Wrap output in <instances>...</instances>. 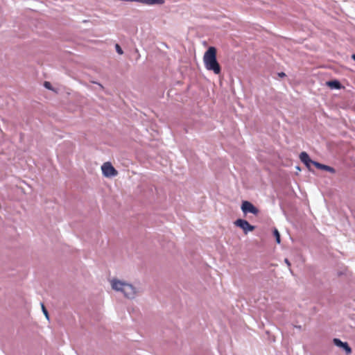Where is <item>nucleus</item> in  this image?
<instances>
[{
    "mask_svg": "<svg viewBox=\"0 0 355 355\" xmlns=\"http://www.w3.org/2000/svg\"><path fill=\"white\" fill-rule=\"evenodd\" d=\"M285 263L288 265V266H291V263H290L289 261L287 259H285Z\"/></svg>",
    "mask_w": 355,
    "mask_h": 355,
    "instance_id": "f3484780",
    "label": "nucleus"
},
{
    "mask_svg": "<svg viewBox=\"0 0 355 355\" xmlns=\"http://www.w3.org/2000/svg\"><path fill=\"white\" fill-rule=\"evenodd\" d=\"M279 76L284 77V76H286V74L284 72H281V73H279Z\"/></svg>",
    "mask_w": 355,
    "mask_h": 355,
    "instance_id": "dca6fc26",
    "label": "nucleus"
},
{
    "mask_svg": "<svg viewBox=\"0 0 355 355\" xmlns=\"http://www.w3.org/2000/svg\"><path fill=\"white\" fill-rule=\"evenodd\" d=\"M313 164L317 168H319V169H322V170H324V171H329L331 173H334L336 172L335 169L329 166H327V165H324V164H320L319 162H313Z\"/></svg>",
    "mask_w": 355,
    "mask_h": 355,
    "instance_id": "423d86ee",
    "label": "nucleus"
},
{
    "mask_svg": "<svg viewBox=\"0 0 355 355\" xmlns=\"http://www.w3.org/2000/svg\"><path fill=\"white\" fill-rule=\"evenodd\" d=\"M44 86L49 89H51V84L48 81L44 82Z\"/></svg>",
    "mask_w": 355,
    "mask_h": 355,
    "instance_id": "2eb2a0df",
    "label": "nucleus"
},
{
    "mask_svg": "<svg viewBox=\"0 0 355 355\" xmlns=\"http://www.w3.org/2000/svg\"><path fill=\"white\" fill-rule=\"evenodd\" d=\"M273 234H274V236L276 239V241L277 243H280L281 242V240H280V234L278 232V230L277 229H275L274 230V232H273Z\"/></svg>",
    "mask_w": 355,
    "mask_h": 355,
    "instance_id": "9d476101",
    "label": "nucleus"
},
{
    "mask_svg": "<svg viewBox=\"0 0 355 355\" xmlns=\"http://www.w3.org/2000/svg\"><path fill=\"white\" fill-rule=\"evenodd\" d=\"M234 224L241 228L245 234H247L248 232H252L255 229L254 226L250 225L247 220L243 219H237L234 222Z\"/></svg>",
    "mask_w": 355,
    "mask_h": 355,
    "instance_id": "20e7f679",
    "label": "nucleus"
},
{
    "mask_svg": "<svg viewBox=\"0 0 355 355\" xmlns=\"http://www.w3.org/2000/svg\"><path fill=\"white\" fill-rule=\"evenodd\" d=\"M352 58L355 61V54H353V55H352Z\"/></svg>",
    "mask_w": 355,
    "mask_h": 355,
    "instance_id": "a211bd4d",
    "label": "nucleus"
},
{
    "mask_svg": "<svg viewBox=\"0 0 355 355\" xmlns=\"http://www.w3.org/2000/svg\"><path fill=\"white\" fill-rule=\"evenodd\" d=\"M42 311L44 313V314L45 315V316L46 317V318L49 319V313H48V311L46 309L44 305L43 304H42Z\"/></svg>",
    "mask_w": 355,
    "mask_h": 355,
    "instance_id": "4468645a",
    "label": "nucleus"
},
{
    "mask_svg": "<svg viewBox=\"0 0 355 355\" xmlns=\"http://www.w3.org/2000/svg\"><path fill=\"white\" fill-rule=\"evenodd\" d=\"M115 49H116V52L119 54L122 55L123 53V51L122 49L121 48V46H119V44H116L115 45Z\"/></svg>",
    "mask_w": 355,
    "mask_h": 355,
    "instance_id": "ddd939ff",
    "label": "nucleus"
},
{
    "mask_svg": "<svg viewBox=\"0 0 355 355\" xmlns=\"http://www.w3.org/2000/svg\"><path fill=\"white\" fill-rule=\"evenodd\" d=\"M343 348L346 351L347 354H350L352 352V349L347 343H345Z\"/></svg>",
    "mask_w": 355,
    "mask_h": 355,
    "instance_id": "f8f14e48",
    "label": "nucleus"
},
{
    "mask_svg": "<svg viewBox=\"0 0 355 355\" xmlns=\"http://www.w3.org/2000/svg\"><path fill=\"white\" fill-rule=\"evenodd\" d=\"M101 170L103 175L107 178L114 177L118 174V171L108 162L102 165Z\"/></svg>",
    "mask_w": 355,
    "mask_h": 355,
    "instance_id": "7ed1b4c3",
    "label": "nucleus"
},
{
    "mask_svg": "<svg viewBox=\"0 0 355 355\" xmlns=\"http://www.w3.org/2000/svg\"><path fill=\"white\" fill-rule=\"evenodd\" d=\"M138 2L142 3L147 5L159 4L162 5L164 3V0H138Z\"/></svg>",
    "mask_w": 355,
    "mask_h": 355,
    "instance_id": "6e6552de",
    "label": "nucleus"
},
{
    "mask_svg": "<svg viewBox=\"0 0 355 355\" xmlns=\"http://www.w3.org/2000/svg\"><path fill=\"white\" fill-rule=\"evenodd\" d=\"M112 289L121 291L128 298H134L137 294L136 288L130 284L120 281L117 279H112L110 281Z\"/></svg>",
    "mask_w": 355,
    "mask_h": 355,
    "instance_id": "f03ea898",
    "label": "nucleus"
},
{
    "mask_svg": "<svg viewBox=\"0 0 355 355\" xmlns=\"http://www.w3.org/2000/svg\"><path fill=\"white\" fill-rule=\"evenodd\" d=\"M216 53L217 51L215 47H209L203 55V62L208 71H211L216 75H218L221 72V67L217 61Z\"/></svg>",
    "mask_w": 355,
    "mask_h": 355,
    "instance_id": "f257e3e1",
    "label": "nucleus"
},
{
    "mask_svg": "<svg viewBox=\"0 0 355 355\" xmlns=\"http://www.w3.org/2000/svg\"><path fill=\"white\" fill-rule=\"evenodd\" d=\"M300 160L306 164V166L309 167L310 164H313V162L309 155L306 152H302L300 155Z\"/></svg>",
    "mask_w": 355,
    "mask_h": 355,
    "instance_id": "0eeeda50",
    "label": "nucleus"
},
{
    "mask_svg": "<svg viewBox=\"0 0 355 355\" xmlns=\"http://www.w3.org/2000/svg\"><path fill=\"white\" fill-rule=\"evenodd\" d=\"M327 85L329 87L336 88V89H340L341 87L340 82L338 80L329 81L327 83Z\"/></svg>",
    "mask_w": 355,
    "mask_h": 355,
    "instance_id": "1a4fd4ad",
    "label": "nucleus"
},
{
    "mask_svg": "<svg viewBox=\"0 0 355 355\" xmlns=\"http://www.w3.org/2000/svg\"><path fill=\"white\" fill-rule=\"evenodd\" d=\"M241 210L245 214L252 213L257 215L259 213V209L249 201H243L242 202Z\"/></svg>",
    "mask_w": 355,
    "mask_h": 355,
    "instance_id": "39448f33",
    "label": "nucleus"
},
{
    "mask_svg": "<svg viewBox=\"0 0 355 355\" xmlns=\"http://www.w3.org/2000/svg\"><path fill=\"white\" fill-rule=\"evenodd\" d=\"M334 343L338 346V347H343V345L345 344V343L342 342L340 340L338 339V338H334Z\"/></svg>",
    "mask_w": 355,
    "mask_h": 355,
    "instance_id": "9b49d317",
    "label": "nucleus"
}]
</instances>
